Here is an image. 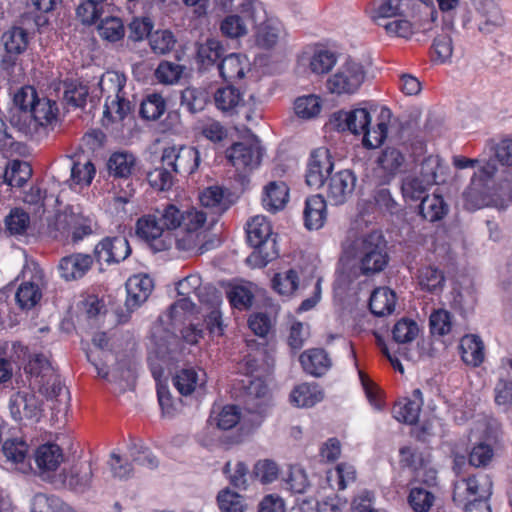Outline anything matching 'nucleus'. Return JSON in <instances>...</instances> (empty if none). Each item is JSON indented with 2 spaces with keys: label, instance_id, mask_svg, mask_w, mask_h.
<instances>
[{
  "label": "nucleus",
  "instance_id": "nucleus-1",
  "mask_svg": "<svg viewBox=\"0 0 512 512\" xmlns=\"http://www.w3.org/2000/svg\"><path fill=\"white\" fill-rule=\"evenodd\" d=\"M391 111L383 108L375 127H371V115L365 108L351 111H337L332 114L329 125L337 131H349L352 134H363V145L368 148L380 146L387 137L388 121Z\"/></svg>",
  "mask_w": 512,
  "mask_h": 512
},
{
  "label": "nucleus",
  "instance_id": "nucleus-2",
  "mask_svg": "<svg viewBox=\"0 0 512 512\" xmlns=\"http://www.w3.org/2000/svg\"><path fill=\"white\" fill-rule=\"evenodd\" d=\"M512 166V140L501 141L495 150V157L485 162L474 172L463 195L470 209H480L496 202L492 198L490 182L498 172V164Z\"/></svg>",
  "mask_w": 512,
  "mask_h": 512
},
{
  "label": "nucleus",
  "instance_id": "nucleus-3",
  "mask_svg": "<svg viewBox=\"0 0 512 512\" xmlns=\"http://www.w3.org/2000/svg\"><path fill=\"white\" fill-rule=\"evenodd\" d=\"M58 107L55 101L39 98L31 109L13 114L10 123L17 132L35 142L45 139L57 121Z\"/></svg>",
  "mask_w": 512,
  "mask_h": 512
},
{
  "label": "nucleus",
  "instance_id": "nucleus-4",
  "mask_svg": "<svg viewBox=\"0 0 512 512\" xmlns=\"http://www.w3.org/2000/svg\"><path fill=\"white\" fill-rule=\"evenodd\" d=\"M101 96L104 98V118L121 122L132 114L135 108L134 96L127 91V78L117 71L105 72L99 81Z\"/></svg>",
  "mask_w": 512,
  "mask_h": 512
},
{
  "label": "nucleus",
  "instance_id": "nucleus-5",
  "mask_svg": "<svg viewBox=\"0 0 512 512\" xmlns=\"http://www.w3.org/2000/svg\"><path fill=\"white\" fill-rule=\"evenodd\" d=\"M247 241L254 251L247 262L255 267H264L278 256L276 238L266 217L257 215L247 224Z\"/></svg>",
  "mask_w": 512,
  "mask_h": 512
},
{
  "label": "nucleus",
  "instance_id": "nucleus-6",
  "mask_svg": "<svg viewBox=\"0 0 512 512\" xmlns=\"http://www.w3.org/2000/svg\"><path fill=\"white\" fill-rule=\"evenodd\" d=\"M355 257L362 275L372 276L382 272L389 263L387 244L382 234L373 231L356 240Z\"/></svg>",
  "mask_w": 512,
  "mask_h": 512
},
{
  "label": "nucleus",
  "instance_id": "nucleus-7",
  "mask_svg": "<svg viewBox=\"0 0 512 512\" xmlns=\"http://www.w3.org/2000/svg\"><path fill=\"white\" fill-rule=\"evenodd\" d=\"M367 71L364 65L353 58H346L327 80V88L337 95H352L364 83Z\"/></svg>",
  "mask_w": 512,
  "mask_h": 512
},
{
  "label": "nucleus",
  "instance_id": "nucleus-8",
  "mask_svg": "<svg viewBox=\"0 0 512 512\" xmlns=\"http://www.w3.org/2000/svg\"><path fill=\"white\" fill-rule=\"evenodd\" d=\"M22 283L18 287L15 299L22 309L33 308L42 297L45 287V275L40 266L34 262L27 264L22 271Z\"/></svg>",
  "mask_w": 512,
  "mask_h": 512
},
{
  "label": "nucleus",
  "instance_id": "nucleus-9",
  "mask_svg": "<svg viewBox=\"0 0 512 512\" xmlns=\"http://www.w3.org/2000/svg\"><path fill=\"white\" fill-rule=\"evenodd\" d=\"M210 222L208 211L190 208L182 211L180 229L186 234L176 238V247L179 250L191 251L200 244V235L207 222Z\"/></svg>",
  "mask_w": 512,
  "mask_h": 512
},
{
  "label": "nucleus",
  "instance_id": "nucleus-10",
  "mask_svg": "<svg viewBox=\"0 0 512 512\" xmlns=\"http://www.w3.org/2000/svg\"><path fill=\"white\" fill-rule=\"evenodd\" d=\"M242 15H228L220 24V31L228 38L236 39L248 34L247 21L256 25L265 17V11L260 3L249 1L242 6Z\"/></svg>",
  "mask_w": 512,
  "mask_h": 512
},
{
  "label": "nucleus",
  "instance_id": "nucleus-11",
  "mask_svg": "<svg viewBox=\"0 0 512 512\" xmlns=\"http://www.w3.org/2000/svg\"><path fill=\"white\" fill-rule=\"evenodd\" d=\"M262 156L263 148L257 137L234 143L226 151V157L240 172H249L258 168Z\"/></svg>",
  "mask_w": 512,
  "mask_h": 512
},
{
  "label": "nucleus",
  "instance_id": "nucleus-12",
  "mask_svg": "<svg viewBox=\"0 0 512 512\" xmlns=\"http://www.w3.org/2000/svg\"><path fill=\"white\" fill-rule=\"evenodd\" d=\"M161 164L168 166L177 174H193L200 164V153L192 146L173 145L164 148L161 156Z\"/></svg>",
  "mask_w": 512,
  "mask_h": 512
},
{
  "label": "nucleus",
  "instance_id": "nucleus-13",
  "mask_svg": "<svg viewBox=\"0 0 512 512\" xmlns=\"http://www.w3.org/2000/svg\"><path fill=\"white\" fill-rule=\"evenodd\" d=\"M492 494V482L486 476L462 478L455 482L453 501L458 505L488 500Z\"/></svg>",
  "mask_w": 512,
  "mask_h": 512
},
{
  "label": "nucleus",
  "instance_id": "nucleus-14",
  "mask_svg": "<svg viewBox=\"0 0 512 512\" xmlns=\"http://www.w3.org/2000/svg\"><path fill=\"white\" fill-rule=\"evenodd\" d=\"M333 167L334 164L331 160L328 149L318 148L313 151L307 165V185L312 188L322 187L325 180L328 181V178L332 175Z\"/></svg>",
  "mask_w": 512,
  "mask_h": 512
},
{
  "label": "nucleus",
  "instance_id": "nucleus-15",
  "mask_svg": "<svg viewBox=\"0 0 512 512\" xmlns=\"http://www.w3.org/2000/svg\"><path fill=\"white\" fill-rule=\"evenodd\" d=\"M357 178L352 170L338 171L328 178L326 195L333 205L344 204L352 195Z\"/></svg>",
  "mask_w": 512,
  "mask_h": 512
},
{
  "label": "nucleus",
  "instance_id": "nucleus-16",
  "mask_svg": "<svg viewBox=\"0 0 512 512\" xmlns=\"http://www.w3.org/2000/svg\"><path fill=\"white\" fill-rule=\"evenodd\" d=\"M94 254L99 263H119L131 254V247L124 236L106 237L95 246Z\"/></svg>",
  "mask_w": 512,
  "mask_h": 512
},
{
  "label": "nucleus",
  "instance_id": "nucleus-17",
  "mask_svg": "<svg viewBox=\"0 0 512 512\" xmlns=\"http://www.w3.org/2000/svg\"><path fill=\"white\" fill-rule=\"evenodd\" d=\"M9 410L15 421H38L42 412L39 399L33 393L24 391L16 392L10 397Z\"/></svg>",
  "mask_w": 512,
  "mask_h": 512
},
{
  "label": "nucleus",
  "instance_id": "nucleus-18",
  "mask_svg": "<svg viewBox=\"0 0 512 512\" xmlns=\"http://www.w3.org/2000/svg\"><path fill=\"white\" fill-rule=\"evenodd\" d=\"M472 6L481 17L478 24L480 33L488 35L494 33L505 24V17L501 8L494 0H470Z\"/></svg>",
  "mask_w": 512,
  "mask_h": 512
},
{
  "label": "nucleus",
  "instance_id": "nucleus-19",
  "mask_svg": "<svg viewBox=\"0 0 512 512\" xmlns=\"http://www.w3.org/2000/svg\"><path fill=\"white\" fill-rule=\"evenodd\" d=\"M404 154L395 147H386L377 158V173L382 184L390 183L405 164Z\"/></svg>",
  "mask_w": 512,
  "mask_h": 512
},
{
  "label": "nucleus",
  "instance_id": "nucleus-20",
  "mask_svg": "<svg viewBox=\"0 0 512 512\" xmlns=\"http://www.w3.org/2000/svg\"><path fill=\"white\" fill-rule=\"evenodd\" d=\"M28 444L19 438L5 440L0 449V463L16 466L23 473L30 469L27 460Z\"/></svg>",
  "mask_w": 512,
  "mask_h": 512
},
{
  "label": "nucleus",
  "instance_id": "nucleus-21",
  "mask_svg": "<svg viewBox=\"0 0 512 512\" xmlns=\"http://www.w3.org/2000/svg\"><path fill=\"white\" fill-rule=\"evenodd\" d=\"M93 264V258L89 254L75 253L60 259L58 271L66 281L82 278Z\"/></svg>",
  "mask_w": 512,
  "mask_h": 512
},
{
  "label": "nucleus",
  "instance_id": "nucleus-22",
  "mask_svg": "<svg viewBox=\"0 0 512 512\" xmlns=\"http://www.w3.org/2000/svg\"><path fill=\"white\" fill-rule=\"evenodd\" d=\"M199 199L203 208L210 211L208 213L210 215L211 225H214L218 217L226 212L231 205L229 199L226 197V190L220 186H210L206 188L200 194Z\"/></svg>",
  "mask_w": 512,
  "mask_h": 512
},
{
  "label": "nucleus",
  "instance_id": "nucleus-23",
  "mask_svg": "<svg viewBox=\"0 0 512 512\" xmlns=\"http://www.w3.org/2000/svg\"><path fill=\"white\" fill-rule=\"evenodd\" d=\"M153 289V280L148 275H134L126 282V306L129 310L138 308L144 303Z\"/></svg>",
  "mask_w": 512,
  "mask_h": 512
},
{
  "label": "nucleus",
  "instance_id": "nucleus-24",
  "mask_svg": "<svg viewBox=\"0 0 512 512\" xmlns=\"http://www.w3.org/2000/svg\"><path fill=\"white\" fill-rule=\"evenodd\" d=\"M25 372L30 376V386L38 388L49 383V379L56 374L50 361L43 354H35L25 366Z\"/></svg>",
  "mask_w": 512,
  "mask_h": 512
},
{
  "label": "nucleus",
  "instance_id": "nucleus-25",
  "mask_svg": "<svg viewBox=\"0 0 512 512\" xmlns=\"http://www.w3.org/2000/svg\"><path fill=\"white\" fill-rule=\"evenodd\" d=\"M249 63L246 56L238 53H231L217 64L220 76L228 82L242 79L248 70Z\"/></svg>",
  "mask_w": 512,
  "mask_h": 512
},
{
  "label": "nucleus",
  "instance_id": "nucleus-26",
  "mask_svg": "<svg viewBox=\"0 0 512 512\" xmlns=\"http://www.w3.org/2000/svg\"><path fill=\"white\" fill-rule=\"evenodd\" d=\"M326 206V201L321 195H313L306 199L303 216L308 230H318L323 227L327 217Z\"/></svg>",
  "mask_w": 512,
  "mask_h": 512
},
{
  "label": "nucleus",
  "instance_id": "nucleus-27",
  "mask_svg": "<svg viewBox=\"0 0 512 512\" xmlns=\"http://www.w3.org/2000/svg\"><path fill=\"white\" fill-rule=\"evenodd\" d=\"M300 363L305 372L315 377L324 375L332 365L327 352L319 348L309 349L303 352L300 355Z\"/></svg>",
  "mask_w": 512,
  "mask_h": 512
},
{
  "label": "nucleus",
  "instance_id": "nucleus-28",
  "mask_svg": "<svg viewBox=\"0 0 512 512\" xmlns=\"http://www.w3.org/2000/svg\"><path fill=\"white\" fill-rule=\"evenodd\" d=\"M412 0H375L373 18L379 23L388 18L407 17Z\"/></svg>",
  "mask_w": 512,
  "mask_h": 512
},
{
  "label": "nucleus",
  "instance_id": "nucleus-29",
  "mask_svg": "<svg viewBox=\"0 0 512 512\" xmlns=\"http://www.w3.org/2000/svg\"><path fill=\"white\" fill-rule=\"evenodd\" d=\"M289 199V189L282 181H272L264 188L262 203L266 210L277 212L282 210Z\"/></svg>",
  "mask_w": 512,
  "mask_h": 512
},
{
  "label": "nucleus",
  "instance_id": "nucleus-30",
  "mask_svg": "<svg viewBox=\"0 0 512 512\" xmlns=\"http://www.w3.org/2000/svg\"><path fill=\"white\" fill-rule=\"evenodd\" d=\"M323 391L317 384L302 383L297 385L290 394V401L296 407L308 408L322 401Z\"/></svg>",
  "mask_w": 512,
  "mask_h": 512
},
{
  "label": "nucleus",
  "instance_id": "nucleus-31",
  "mask_svg": "<svg viewBox=\"0 0 512 512\" xmlns=\"http://www.w3.org/2000/svg\"><path fill=\"white\" fill-rule=\"evenodd\" d=\"M135 166V156L127 151L114 152L107 161L108 173L115 179L132 176Z\"/></svg>",
  "mask_w": 512,
  "mask_h": 512
},
{
  "label": "nucleus",
  "instance_id": "nucleus-32",
  "mask_svg": "<svg viewBox=\"0 0 512 512\" xmlns=\"http://www.w3.org/2000/svg\"><path fill=\"white\" fill-rule=\"evenodd\" d=\"M62 449L56 444H44L35 452V462L40 471H55L63 462Z\"/></svg>",
  "mask_w": 512,
  "mask_h": 512
},
{
  "label": "nucleus",
  "instance_id": "nucleus-33",
  "mask_svg": "<svg viewBox=\"0 0 512 512\" xmlns=\"http://www.w3.org/2000/svg\"><path fill=\"white\" fill-rule=\"evenodd\" d=\"M462 360L473 367L482 364L485 358L484 343L481 338L474 334L465 335L460 343Z\"/></svg>",
  "mask_w": 512,
  "mask_h": 512
},
{
  "label": "nucleus",
  "instance_id": "nucleus-34",
  "mask_svg": "<svg viewBox=\"0 0 512 512\" xmlns=\"http://www.w3.org/2000/svg\"><path fill=\"white\" fill-rule=\"evenodd\" d=\"M395 304L396 295L387 287L376 288L369 300L370 311L379 317L391 314L395 309Z\"/></svg>",
  "mask_w": 512,
  "mask_h": 512
},
{
  "label": "nucleus",
  "instance_id": "nucleus-35",
  "mask_svg": "<svg viewBox=\"0 0 512 512\" xmlns=\"http://www.w3.org/2000/svg\"><path fill=\"white\" fill-rule=\"evenodd\" d=\"M93 469L90 462H81L73 466L65 477L66 485L77 492H83L92 482Z\"/></svg>",
  "mask_w": 512,
  "mask_h": 512
},
{
  "label": "nucleus",
  "instance_id": "nucleus-36",
  "mask_svg": "<svg viewBox=\"0 0 512 512\" xmlns=\"http://www.w3.org/2000/svg\"><path fill=\"white\" fill-rule=\"evenodd\" d=\"M419 212L427 221L436 222L446 216L448 213V205L440 195H427L421 200Z\"/></svg>",
  "mask_w": 512,
  "mask_h": 512
},
{
  "label": "nucleus",
  "instance_id": "nucleus-37",
  "mask_svg": "<svg viewBox=\"0 0 512 512\" xmlns=\"http://www.w3.org/2000/svg\"><path fill=\"white\" fill-rule=\"evenodd\" d=\"M214 102L222 112L233 113L243 104V94L239 89L228 85L215 91Z\"/></svg>",
  "mask_w": 512,
  "mask_h": 512
},
{
  "label": "nucleus",
  "instance_id": "nucleus-38",
  "mask_svg": "<svg viewBox=\"0 0 512 512\" xmlns=\"http://www.w3.org/2000/svg\"><path fill=\"white\" fill-rule=\"evenodd\" d=\"M153 211L140 217L136 222V234L147 242H153L164 235L165 229Z\"/></svg>",
  "mask_w": 512,
  "mask_h": 512
},
{
  "label": "nucleus",
  "instance_id": "nucleus-39",
  "mask_svg": "<svg viewBox=\"0 0 512 512\" xmlns=\"http://www.w3.org/2000/svg\"><path fill=\"white\" fill-rule=\"evenodd\" d=\"M5 50L10 55L22 54L28 46L27 29L22 26H13L2 34Z\"/></svg>",
  "mask_w": 512,
  "mask_h": 512
},
{
  "label": "nucleus",
  "instance_id": "nucleus-40",
  "mask_svg": "<svg viewBox=\"0 0 512 512\" xmlns=\"http://www.w3.org/2000/svg\"><path fill=\"white\" fill-rule=\"evenodd\" d=\"M418 284L422 290L439 293L445 285V276L442 270L434 266H424L418 270Z\"/></svg>",
  "mask_w": 512,
  "mask_h": 512
},
{
  "label": "nucleus",
  "instance_id": "nucleus-41",
  "mask_svg": "<svg viewBox=\"0 0 512 512\" xmlns=\"http://www.w3.org/2000/svg\"><path fill=\"white\" fill-rule=\"evenodd\" d=\"M31 512H76L54 495L36 494L31 501Z\"/></svg>",
  "mask_w": 512,
  "mask_h": 512
},
{
  "label": "nucleus",
  "instance_id": "nucleus-42",
  "mask_svg": "<svg viewBox=\"0 0 512 512\" xmlns=\"http://www.w3.org/2000/svg\"><path fill=\"white\" fill-rule=\"evenodd\" d=\"M224 54V47L219 40L207 39L204 43L200 44L197 50V57L201 65L208 69L214 64H218V60Z\"/></svg>",
  "mask_w": 512,
  "mask_h": 512
},
{
  "label": "nucleus",
  "instance_id": "nucleus-43",
  "mask_svg": "<svg viewBox=\"0 0 512 512\" xmlns=\"http://www.w3.org/2000/svg\"><path fill=\"white\" fill-rule=\"evenodd\" d=\"M68 161L67 170L70 172V178L67 182L69 185H90L95 175V167L92 162H73L71 159Z\"/></svg>",
  "mask_w": 512,
  "mask_h": 512
},
{
  "label": "nucleus",
  "instance_id": "nucleus-44",
  "mask_svg": "<svg viewBox=\"0 0 512 512\" xmlns=\"http://www.w3.org/2000/svg\"><path fill=\"white\" fill-rule=\"evenodd\" d=\"M266 18V16L264 17ZM255 41L256 44L264 49L274 47L280 38V28L265 19L259 21L256 25Z\"/></svg>",
  "mask_w": 512,
  "mask_h": 512
},
{
  "label": "nucleus",
  "instance_id": "nucleus-45",
  "mask_svg": "<svg viewBox=\"0 0 512 512\" xmlns=\"http://www.w3.org/2000/svg\"><path fill=\"white\" fill-rule=\"evenodd\" d=\"M63 99L66 104L75 107L82 108L86 104V100L89 94L88 87L78 81H65L63 83Z\"/></svg>",
  "mask_w": 512,
  "mask_h": 512
},
{
  "label": "nucleus",
  "instance_id": "nucleus-46",
  "mask_svg": "<svg viewBox=\"0 0 512 512\" xmlns=\"http://www.w3.org/2000/svg\"><path fill=\"white\" fill-rule=\"evenodd\" d=\"M208 93L205 89L187 87L181 93V105L191 113L202 111L208 102Z\"/></svg>",
  "mask_w": 512,
  "mask_h": 512
},
{
  "label": "nucleus",
  "instance_id": "nucleus-47",
  "mask_svg": "<svg viewBox=\"0 0 512 512\" xmlns=\"http://www.w3.org/2000/svg\"><path fill=\"white\" fill-rule=\"evenodd\" d=\"M431 185L423 182L416 173L406 175L401 182V192L405 200L416 201L423 198Z\"/></svg>",
  "mask_w": 512,
  "mask_h": 512
},
{
  "label": "nucleus",
  "instance_id": "nucleus-48",
  "mask_svg": "<svg viewBox=\"0 0 512 512\" xmlns=\"http://www.w3.org/2000/svg\"><path fill=\"white\" fill-rule=\"evenodd\" d=\"M99 36L108 42H117L123 39L125 27L118 17H107L97 26Z\"/></svg>",
  "mask_w": 512,
  "mask_h": 512
},
{
  "label": "nucleus",
  "instance_id": "nucleus-49",
  "mask_svg": "<svg viewBox=\"0 0 512 512\" xmlns=\"http://www.w3.org/2000/svg\"><path fill=\"white\" fill-rule=\"evenodd\" d=\"M31 167L27 162L14 160L4 174V179L12 187H22L30 178Z\"/></svg>",
  "mask_w": 512,
  "mask_h": 512
},
{
  "label": "nucleus",
  "instance_id": "nucleus-50",
  "mask_svg": "<svg viewBox=\"0 0 512 512\" xmlns=\"http://www.w3.org/2000/svg\"><path fill=\"white\" fill-rule=\"evenodd\" d=\"M451 32L452 27L447 25L443 27L442 32L434 38L432 47L434 54L436 55V60L440 63H445L452 56L453 45Z\"/></svg>",
  "mask_w": 512,
  "mask_h": 512
},
{
  "label": "nucleus",
  "instance_id": "nucleus-51",
  "mask_svg": "<svg viewBox=\"0 0 512 512\" xmlns=\"http://www.w3.org/2000/svg\"><path fill=\"white\" fill-rule=\"evenodd\" d=\"M420 411V401L406 399L405 402H399L394 406L393 415L397 421L412 425L418 421Z\"/></svg>",
  "mask_w": 512,
  "mask_h": 512
},
{
  "label": "nucleus",
  "instance_id": "nucleus-52",
  "mask_svg": "<svg viewBox=\"0 0 512 512\" xmlns=\"http://www.w3.org/2000/svg\"><path fill=\"white\" fill-rule=\"evenodd\" d=\"M176 38L170 30H156L149 36V45L152 51L158 55L171 52L176 45Z\"/></svg>",
  "mask_w": 512,
  "mask_h": 512
},
{
  "label": "nucleus",
  "instance_id": "nucleus-53",
  "mask_svg": "<svg viewBox=\"0 0 512 512\" xmlns=\"http://www.w3.org/2000/svg\"><path fill=\"white\" fill-rule=\"evenodd\" d=\"M267 387L260 381L251 382L249 387V396L246 400L247 410L251 413L261 414L265 411L267 405Z\"/></svg>",
  "mask_w": 512,
  "mask_h": 512
},
{
  "label": "nucleus",
  "instance_id": "nucleus-54",
  "mask_svg": "<svg viewBox=\"0 0 512 512\" xmlns=\"http://www.w3.org/2000/svg\"><path fill=\"white\" fill-rule=\"evenodd\" d=\"M166 110L164 98L159 94L148 95L141 103L140 114L147 120L159 119Z\"/></svg>",
  "mask_w": 512,
  "mask_h": 512
},
{
  "label": "nucleus",
  "instance_id": "nucleus-55",
  "mask_svg": "<svg viewBox=\"0 0 512 512\" xmlns=\"http://www.w3.org/2000/svg\"><path fill=\"white\" fill-rule=\"evenodd\" d=\"M337 56L329 50H317L310 59V69L313 73L322 75L327 74L335 66Z\"/></svg>",
  "mask_w": 512,
  "mask_h": 512
},
{
  "label": "nucleus",
  "instance_id": "nucleus-56",
  "mask_svg": "<svg viewBox=\"0 0 512 512\" xmlns=\"http://www.w3.org/2000/svg\"><path fill=\"white\" fill-rule=\"evenodd\" d=\"M275 291L281 295H292L298 288L299 277L295 270L290 269L285 273H278L272 279Z\"/></svg>",
  "mask_w": 512,
  "mask_h": 512
},
{
  "label": "nucleus",
  "instance_id": "nucleus-57",
  "mask_svg": "<svg viewBox=\"0 0 512 512\" xmlns=\"http://www.w3.org/2000/svg\"><path fill=\"white\" fill-rule=\"evenodd\" d=\"M128 451L132 461L136 464L148 469H155L158 466L157 458L143 443H131L128 446Z\"/></svg>",
  "mask_w": 512,
  "mask_h": 512
},
{
  "label": "nucleus",
  "instance_id": "nucleus-58",
  "mask_svg": "<svg viewBox=\"0 0 512 512\" xmlns=\"http://www.w3.org/2000/svg\"><path fill=\"white\" fill-rule=\"evenodd\" d=\"M165 231L180 228L182 211L174 204H165L154 210Z\"/></svg>",
  "mask_w": 512,
  "mask_h": 512
},
{
  "label": "nucleus",
  "instance_id": "nucleus-59",
  "mask_svg": "<svg viewBox=\"0 0 512 512\" xmlns=\"http://www.w3.org/2000/svg\"><path fill=\"white\" fill-rule=\"evenodd\" d=\"M199 375L193 368L180 370L173 378V383L181 395L191 394L198 385Z\"/></svg>",
  "mask_w": 512,
  "mask_h": 512
},
{
  "label": "nucleus",
  "instance_id": "nucleus-60",
  "mask_svg": "<svg viewBox=\"0 0 512 512\" xmlns=\"http://www.w3.org/2000/svg\"><path fill=\"white\" fill-rule=\"evenodd\" d=\"M173 173L168 166L162 164L147 174V180L152 188L167 191L173 186Z\"/></svg>",
  "mask_w": 512,
  "mask_h": 512
},
{
  "label": "nucleus",
  "instance_id": "nucleus-61",
  "mask_svg": "<svg viewBox=\"0 0 512 512\" xmlns=\"http://www.w3.org/2000/svg\"><path fill=\"white\" fill-rule=\"evenodd\" d=\"M38 392L47 399H56L65 404L69 400V392L65 388L58 374L49 379V383H45L38 388Z\"/></svg>",
  "mask_w": 512,
  "mask_h": 512
},
{
  "label": "nucleus",
  "instance_id": "nucleus-62",
  "mask_svg": "<svg viewBox=\"0 0 512 512\" xmlns=\"http://www.w3.org/2000/svg\"><path fill=\"white\" fill-rule=\"evenodd\" d=\"M218 505L221 512H245L246 505L243 497L228 488L221 490L217 496Z\"/></svg>",
  "mask_w": 512,
  "mask_h": 512
},
{
  "label": "nucleus",
  "instance_id": "nucleus-63",
  "mask_svg": "<svg viewBox=\"0 0 512 512\" xmlns=\"http://www.w3.org/2000/svg\"><path fill=\"white\" fill-rule=\"evenodd\" d=\"M295 113L303 118L310 119L317 116L321 111V101L316 95L299 97L294 104Z\"/></svg>",
  "mask_w": 512,
  "mask_h": 512
},
{
  "label": "nucleus",
  "instance_id": "nucleus-64",
  "mask_svg": "<svg viewBox=\"0 0 512 512\" xmlns=\"http://www.w3.org/2000/svg\"><path fill=\"white\" fill-rule=\"evenodd\" d=\"M434 500L433 493L420 487H413L408 496V502L415 512H428Z\"/></svg>",
  "mask_w": 512,
  "mask_h": 512
}]
</instances>
